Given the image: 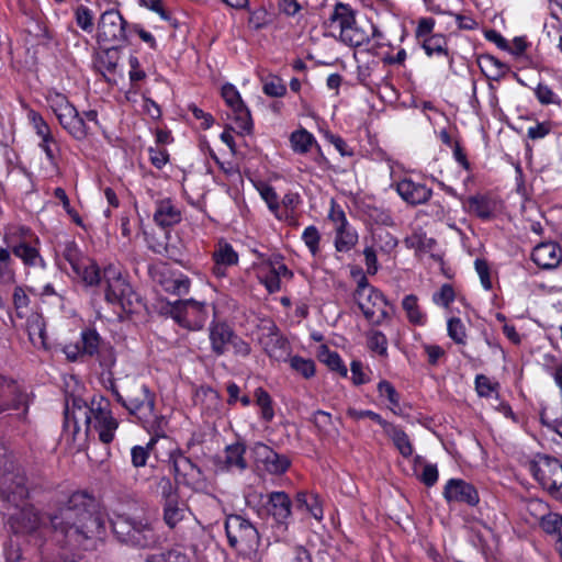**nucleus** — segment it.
Returning <instances> with one entry per match:
<instances>
[{
    "label": "nucleus",
    "instance_id": "nucleus-39",
    "mask_svg": "<svg viewBox=\"0 0 562 562\" xmlns=\"http://www.w3.org/2000/svg\"><path fill=\"white\" fill-rule=\"evenodd\" d=\"M290 143L295 153L305 154L310 150L313 144L316 143V140L310 132L302 128L291 134Z\"/></svg>",
    "mask_w": 562,
    "mask_h": 562
},
{
    "label": "nucleus",
    "instance_id": "nucleus-60",
    "mask_svg": "<svg viewBox=\"0 0 562 562\" xmlns=\"http://www.w3.org/2000/svg\"><path fill=\"white\" fill-rule=\"evenodd\" d=\"M540 527L547 533H559V528L562 526V516L549 512L543 519L539 521Z\"/></svg>",
    "mask_w": 562,
    "mask_h": 562
},
{
    "label": "nucleus",
    "instance_id": "nucleus-51",
    "mask_svg": "<svg viewBox=\"0 0 562 562\" xmlns=\"http://www.w3.org/2000/svg\"><path fill=\"white\" fill-rule=\"evenodd\" d=\"M262 91L268 97L281 98L285 95L286 87L281 78L271 76L263 81Z\"/></svg>",
    "mask_w": 562,
    "mask_h": 562
},
{
    "label": "nucleus",
    "instance_id": "nucleus-59",
    "mask_svg": "<svg viewBox=\"0 0 562 562\" xmlns=\"http://www.w3.org/2000/svg\"><path fill=\"white\" fill-rule=\"evenodd\" d=\"M454 290L450 284H443L440 290L432 295V301L437 305L448 307L454 300Z\"/></svg>",
    "mask_w": 562,
    "mask_h": 562
},
{
    "label": "nucleus",
    "instance_id": "nucleus-12",
    "mask_svg": "<svg viewBox=\"0 0 562 562\" xmlns=\"http://www.w3.org/2000/svg\"><path fill=\"white\" fill-rule=\"evenodd\" d=\"M169 458L177 484H182L194 491L204 486L205 476L203 471L181 450L172 451Z\"/></svg>",
    "mask_w": 562,
    "mask_h": 562
},
{
    "label": "nucleus",
    "instance_id": "nucleus-49",
    "mask_svg": "<svg viewBox=\"0 0 562 562\" xmlns=\"http://www.w3.org/2000/svg\"><path fill=\"white\" fill-rule=\"evenodd\" d=\"M157 436L154 435V437L149 440L146 447L143 446H134L131 450V458L132 463L135 468L144 467L147 462V459L149 457V450L153 449V447L157 442Z\"/></svg>",
    "mask_w": 562,
    "mask_h": 562
},
{
    "label": "nucleus",
    "instance_id": "nucleus-6",
    "mask_svg": "<svg viewBox=\"0 0 562 562\" xmlns=\"http://www.w3.org/2000/svg\"><path fill=\"white\" fill-rule=\"evenodd\" d=\"M103 283L106 302L119 305L124 312H132L139 303L138 294L119 267L109 265L104 268Z\"/></svg>",
    "mask_w": 562,
    "mask_h": 562
},
{
    "label": "nucleus",
    "instance_id": "nucleus-15",
    "mask_svg": "<svg viewBox=\"0 0 562 562\" xmlns=\"http://www.w3.org/2000/svg\"><path fill=\"white\" fill-rule=\"evenodd\" d=\"M222 97L232 110L233 120L240 134H250L252 132V119L249 109L244 103L239 92L232 83L222 87Z\"/></svg>",
    "mask_w": 562,
    "mask_h": 562
},
{
    "label": "nucleus",
    "instance_id": "nucleus-63",
    "mask_svg": "<svg viewBox=\"0 0 562 562\" xmlns=\"http://www.w3.org/2000/svg\"><path fill=\"white\" fill-rule=\"evenodd\" d=\"M474 265L483 288L490 290L492 288V281L487 262L484 259L477 258Z\"/></svg>",
    "mask_w": 562,
    "mask_h": 562
},
{
    "label": "nucleus",
    "instance_id": "nucleus-35",
    "mask_svg": "<svg viewBox=\"0 0 562 562\" xmlns=\"http://www.w3.org/2000/svg\"><path fill=\"white\" fill-rule=\"evenodd\" d=\"M335 233V248L339 252L351 250L358 243V234L350 225L344 228H336Z\"/></svg>",
    "mask_w": 562,
    "mask_h": 562
},
{
    "label": "nucleus",
    "instance_id": "nucleus-22",
    "mask_svg": "<svg viewBox=\"0 0 562 562\" xmlns=\"http://www.w3.org/2000/svg\"><path fill=\"white\" fill-rule=\"evenodd\" d=\"M400 196L411 205L426 203L432 195V190L423 183L405 178L396 183Z\"/></svg>",
    "mask_w": 562,
    "mask_h": 562
},
{
    "label": "nucleus",
    "instance_id": "nucleus-55",
    "mask_svg": "<svg viewBox=\"0 0 562 562\" xmlns=\"http://www.w3.org/2000/svg\"><path fill=\"white\" fill-rule=\"evenodd\" d=\"M302 239H303L304 244L306 245V247L312 252V255L313 256L317 255V252L319 251L321 235H319L318 229L314 225L307 226L304 229V232L302 234Z\"/></svg>",
    "mask_w": 562,
    "mask_h": 562
},
{
    "label": "nucleus",
    "instance_id": "nucleus-1",
    "mask_svg": "<svg viewBox=\"0 0 562 562\" xmlns=\"http://www.w3.org/2000/svg\"><path fill=\"white\" fill-rule=\"evenodd\" d=\"M15 533H32L41 527L49 528L54 539L64 547L87 549L92 539L104 533V520L95 510L94 498L77 491L44 515L33 506H24L9 519Z\"/></svg>",
    "mask_w": 562,
    "mask_h": 562
},
{
    "label": "nucleus",
    "instance_id": "nucleus-26",
    "mask_svg": "<svg viewBox=\"0 0 562 562\" xmlns=\"http://www.w3.org/2000/svg\"><path fill=\"white\" fill-rule=\"evenodd\" d=\"M291 499L285 492H271L268 494L267 509L273 519L286 527L291 516Z\"/></svg>",
    "mask_w": 562,
    "mask_h": 562
},
{
    "label": "nucleus",
    "instance_id": "nucleus-25",
    "mask_svg": "<svg viewBox=\"0 0 562 562\" xmlns=\"http://www.w3.org/2000/svg\"><path fill=\"white\" fill-rule=\"evenodd\" d=\"M56 117L61 127L75 139L81 140L88 136L89 126L75 106Z\"/></svg>",
    "mask_w": 562,
    "mask_h": 562
},
{
    "label": "nucleus",
    "instance_id": "nucleus-46",
    "mask_svg": "<svg viewBox=\"0 0 562 562\" xmlns=\"http://www.w3.org/2000/svg\"><path fill=\"white\" fill-rule=\"evenodd\" d=\"M290 367L296 373L305 379H310L315 374V362L312 359L293 356L289 359Z\"/></svg>",
    "mask_w": 562,
    "mask_h": 562
},
{
    "label": "nucleus",
    "instance_id": "nucleus-23",
    "mask_svg": "<svg viewBox=\"0 0 562 562\" xmlns=\"http://www.w3.org/2000/svg\"><path fill=\"white\" fill-rule=\"evenodd\" d=\"M531 259L541 269H554L562 261V249L557 243H541L533 248Z\"/></svg>",
    "mask_w": 562,
    "mask_h": 562
},
{
    "label": "nucleus",
    "instance_id": "nucleus-37",
    "mask_svg": "<svg viewBox=\"0 0 562 562\" xmlns=\"http://www.w3.org/2000/svg\"><path fill=\"white\" fill-rule=\"evenodd\" d=\"M372 240V246L385 254H390L397 246V239L383 227L373 229Z\"/></svg>",
    "mask_w": 562,
    "mask_h": 562
},
{
    "label": "nucleus",
    "instance_id": "nucleus-54",
    "mask_svg": "<svg viewBox=\"0 0 562 562\" xmlns=\"http://www.w3.org/2000/svg\"><path fill=\"white\" fill-rule=\"evenodd\" d=\"M378 391L381 396L385 395L390 402L391 409L397 414V409H400V396L394 386L383 380L378 384Z\"/></svg>",
    "mask_w": 562,
    "mask_h": 562
},
{
    "label": "nucleus",
    "instance_id": "nucleus-18",
    "mask_svg": "<svg viewBox=\"0 0 562 562\" xmlns=\"http://www.w3.org/2000/svg\"><path fill=\"white\" fill-rule=\"evenodd\" d=\"M443 497L448 503H460L475 506L480 502L477 490L462 479H450L443 487Z\"/></svg>",
    "mask_w": 562,
    "mask_h": 562
},
{
    "label": "nucleus",
    "instance_id": "nucleus-33",
    "mask_svg": "<svg viewBox=\"0 0 562 562\" xmlns=\"http://www.w3.org/2000/svg\"><path fill=\"white\" fill-rule=\"evenodd\" d=\"M164 521L169 528H175L183 518L187 505L180 499L164 503Z\"/></svg>",
    "mask_w": 562,
    "mask_h": 562
},
{
    "label": "nucleus",
    "instance_id": "nucleus-31",
    "mask_svg": "<svg viewBox=\"0 0 562 562\" xmlns=\"http://www.w3.org/2000/svg\"><path fill=\"white\" fill-rule=\"evenodd\" d=\"M422 46L428 56L438 55L445 56L448 63L451 65L453 57L449 55L447 48V40L441 34L430 35L422 41Z\"/></svg>",
    "mask_w": 562,
    "mask_h": 562
},
{
    "label": "nucleus",
    "instance_id": "nucleus-48",
    "mask_svg": "<svg viewBox=\"0 0 562 562\" xmlns=\"http://www.w3.org/2000/svg\"><path fill=\"white\" fill-rule=\"evenodd\" d=\"M256 403L261 408V417L266 422L272 420L274 412L272 408V400L267 391L258 387L255 392Z\"/></svg>",
    "mask_w": 562,
    "mask_h": 562
},
{
    "label": "nucleus",
    "instance_id": "nucleus-4",
    "mask_svg": "<svg viewBox=\"0 0 562 562\" xmlns=\"http://www.w3.org/2000/svg\"><path fill=\"white\" fill-rule=\"evenodd\" d=\"M111 527L115 538L126 546L150 548L158 542L153 525L143 516L114 513Z\"/></svg>",
    "mask_w": 562,
    "mask_h": 562
},
{
    "label": "nucleus",
    "instance_id": "nucleus-7",
    "mask_svg": "<svg viewBox=\"0 0 562 562\" xmlns=\"http://www.w3.org/2000/svg\"><path fill=\"white\" fill-rule=\"evenodd\" d=\"M353 299L371 325H381L390 318L387 301L382 292L369 284L366 276L358 280Z\"/></svg>",
    "mask_w": 562,
    "mask_h": 562
},
{
    "label": "nucleus",
    "instance_id": "nucleus-11",
    "mask_svg": "<svg viewBox=\"0 0 562 562\" xmlns=\"http://www.w3.org/2000/svg\"><path fill=\"white\" fill-rule=\"evenodd\" d=\"M169 313L180 326L190 330L201 329L209 316L205 304L195 300L176 301L170 304Z\"/></svg>",
    "mask_w": 562,
    "mask_h": 562
},
{
    "label": "nucleus",
    "instance_id": "nucleus-3",
    "mask_svg": "<svg viewBox=\"0 0 562 562\" xmlns=\"http://www.w3.org/2000/svg\"><path fill=\"white\" fill-rule=\"evenodd\" d=\"M330 27L339 31V40L350 47L367 44L371 37H382V33L371 22H358L356 10L348 3L337 2L328 19Z\"/></svg>",
    "mask_w": 562,
    "mask_h": 562
},
{
    "label": "nucleus",
    "instance_id": "nucleus-58",
    "mask_svg": "<svg viewBox=\"0 0 562 562\" xmlns=\"http://www.w3.org/2000/svg\"><path fill=\"white\" fill-rule=\"evenodd\" d=\"M498 384L492 383L491 380L484 374H477L475 376V390L482 397H490L496 392Z\"/></svg>",
    "mask_w": 562,
    "mask_h": 562
},
{
    "label": "nucleus",
    "instance_id": "nucleus-32",
    "mask_svg": "<svg viewBox=\"0 0 562 562\" xmlns=\"http://www.w3.org/2000/svg\"><path fill=\"white\" fill-rule=\"evenodd\" d=\"M295 506L297 509L307 512L317 520L323 518V507L317 495L299 492L295 497Z\"/></svg>",
    "mask_w": 562,
    "mask_h": 562
},
{
    "label": "nucleus",
    "instance_id": "nucleus-21",
    "mask_svg": "<svg viewBox=\"0 0 562 562\" xmlns=\"http://www.w3.org/2000/svg\"><path fill=\"white\" fill-rule=\"evenodd\" d=\"M268 333L263 334L260 338V342L266 353L278 361H285L290 355V342L282 336L276 325H271L267 328Z\"/></svg>",
    "mask_w": 562,
    "mask_h": 562
},
{
    "label": "nucleus",
    "instance_id": "nucleus-8",
    "mask_svg": "<svg viewBox=\"0 0 562 562\" xmlns=\"http://www.w3.org/2000/svg\"><path fill=\"white\" fill-rule=\"evenodd\" d=\"M211 350L216 357L224 356L233 349L237 357L246 358L250 355V345L239 337L233 328L224 322L212 323L209 327Z\"/></svg>",
    "mask_w": 562,
    "mask_h": 562
},
{
    "label": "nucleus",
    "instance_id": "nucleus-45",
    "mask_svg": "<svg viewBox=\"0 0 562 562\" xmlns=\"http://www.w3.org/2000/svg\"><path fill=\"white\" fill-rule=\"evenodd\" d=\"M81 349L85 356L92 357L98 353L100 346V336L93 329H86L81 333Z\"/></svg>",
    "mask_w": 562,
    "mask_h": 562
},
{
    "label": "nucleus",
    "instance_id": "nucleus-61",
    "mask_svg": "<svg viewBox=\"0 0 562 562\" xmlns=\"http://www.w3.org/2000/svg\"><path fill=\"white\" fill-rule=\"evenodd\" d=\"M369 347L370 349L385 355L387 350V339L382 331L374 330L369 335Z\"/></svg>",
    "mask_w": 562,
    "mask_h": 562
},
{
    "label": "nucleus",
    "instance_id": "nucleus-42",
    "mask_svg": "<svg viewBox=\"0 0 562 562\" xmlns=\"http://www.w3.org/2000/svg\"><path fill=\"white\" fill-rule=\"evenodd\" d=\"M318 357L330 370L337 371L344 378L347 376L348 370L336 351L323 347Z\"/></svg>",
    "mask_w": 562,
    "mask_h": 562
},
{
    "label": "nucleus",
    "instance_id": "nucleus-53",
    "mask_svg": "<svg viewBox=\"0 0 562 562\" xmlns=\"http://www.w3.org/2000/svg\"><path fill=\"white\" fill-rule=\"evenodd\" d=\"M448 335L456 344H465V326L460 318L452 317L448 321Z\"/></svg>",
    "mask_w": 562,
    "mask_h": 562
},
{
    "label": "nucleus",
    "instance_id": "nucleus-64",
    "mask_svg": "<svg viewBox=\"0 0 562 562\" xmlns=\"http://www.w3.org/2000/svg\"><path fill=\"white\" fill-rule=\"evenodd\" d=\"M148 154L150 162L158 169H161L169 160V154L165 148L150 147Z\"/></svg>",
    "mask_w": 562,
    "mask_h": 562
},
{
    "label": "nucleus",
    "instance_id": "nucleus-62",
    "mask_svg": "<svg viewBox=\"0 0 562 562\" xmlns=\"http://www.w3.org/2000/svg\"><path fill=\"white\" fill-rule=\"evenodd\" d=\"M438 469L436 464L425 463L423 472L418 475V479L426 486H434L438 481Z\"/></svg>",
    "mask_w": 562,
    "mask_h": 562
},
{
    "label": "nucleus",
    "instance_id": "nucleus-43",
    "mask_svg": "<svg viewBox=\"0 0 562 562\" xmlns=\"http://www.w3.org/2000/svg\"><path fill=\"white\" fill-rule=\"evenodd\" d=\"M157 492L161 496L162 504L179 499L178 484L172 483L168 476H160L157 480Z\"/></svg>",
    "mask_w": 562,
    "mask_h": 562
},
{
    "label": "nucleus",
    "instance_id": "nucleus-19",
    "mask_svg": "<svg viewBox=\"0 0 562 562\" xmlns=\"http://www.w3.org/2000/svg\"><path fill=\"white\" fill-rule=\"evenodd\" d=\"M0 404H4L3 412L24 407L25 417L29 408V395L11 379L0 375Z\"/></svg>",
    "mask_w": 562,
    "mask_h": 562
},
{
    "label": "nucleus",
    "instance_id": "nucleus-16",
    "mask_svg": "<svg viewBox=\"0 0 562 562\" xmlns=\"http://www.w3.org/2000/svg\"><path fill=\"white\" fill-rule=\"evenodd\" d=\"M251 453L257 467H262L270 474H283L291 464L286 456L279 454L262 442H255Z\"/></svg>",
    "mask_w": 562,
    "mask_h": 562
},
{
    "label": "nucleus",
    "instance_id": "nucleus-56",
    "mask_svg": "<svg viewBox=\"0 0 562 562\" xmlns=\"http://www.w3.org/2000/svg\"><path fill=\"white\" fill-rule=\"evenodd\" d=\"M41 149L45 153L46 158L49 160L53 167H57V154L59 151L58 144L53 135L41 138Z\"/></svg>",
    "mask_w": 562,
    "mask_h": 562
},
{
    "label": "nucleus",
    "instance_id": "nucleus-27",
    "mask_svg": "<svg viewBox=\"0 0 562 562\" xmlns=\"http://www.w3.org/2000/svg\"><path fill=\"white\" fill-rule=\"evenodd\" d=\"M181 211L170 199H161L156 201L154 222L162 227L173 226L181 221Z\"/></svg>",
    "mask_w": 562,
    "mask_h": 562
},
{
    "label": "nucleus",
    "instance_id": "nucleus-14",
    "mask_svg": "<svg viewBox=\"0 0 562 562\" xmlns=\"http://www.w3.org/2000/svg\"><path fill=\"white\" fill-rule=\"evenodd\" d=\"M29 496V486L23 469L16 467L0 475V498L19 506Z\"/></svg>",
    "mask_w": 562,
    "mask_h": 562
},
{
    "label": "nucleus",
    "instance_id": "nucleus-17",
    "mask_svg": "<svg viewBox=\"0 0 562 562\" xmlns=\"http://www.w3.org/2000/svg\"><path fill=\"white\" fill-rule=\"evenodd\" d=\"M151 278L168 293L179 296L189 293L190 279L179 271L171 270L167 266L155 268L151 271Z\"/></svg>",
    "mask_w": 562,
    "mask_h": 562
},
{
    "label": "nucleus",
    "instance_id": "nucleus-28",
    "mask_svg": "<svg viewBox=\"0 0 562 562\" xmlns=\"http://www.w3.org/2000/svg\"><path fill=\"white\" fill-rule=\"evenodd\" d=\"M482 72L491 80H499L508 71L509 67L496 57L485 54L477 58Z\"/></svg>",
    "mask_w": 562,
    "mask_h": 562
},
{
    "label": "nucleus",
    "instance_id": "nucleus-50",
    "mask_svg": "<svg viewBox=\"0 0 562 562\" xmlns=\"http://www.w3.org/2000/svg\"><path fill=\"white\" fill-rule=\"evenodd\" d=\"M75 20L77 25L85 32L91 33L93 31V12L86 5H79L75 10Z\"/></svg>",
    "mask_w": 562,
    "mask_h": 562
},
{
    "label": "nucleus",
    "instance_id": "nucleus-30",
    "mask_svg": "<svg viewBox=\"0 0 562 562\" xmlns=\"http://www.w3.org/2000/svg\"><path fill=\"white\" fill-rule=\"evenodd\" d=\"M246 446L241 442L229 445L225 448V465L227 469L244 471L248 464L245 459Z\"/></svg>",
    "mask_w": 562,
    "mask_h": 562
},
{
    "label": "nucleus",
    "instance_id": "nucleus-52",
    "mask_svg": "<svg viewBox=\"0 0 562 562\" xmlns=\"http://www.w3.org/2000/svg\"><path fill=\"white\" fill-rule=\"evenodd\" d=\"M47 102L56 116L74 106L65 94L59 93L57 91H50L48 93Z\"/></svg>",
    "mask_w": 562,
    "mask_h": 562
},
{
    "label": "nucleus",
    "instance_id": "nucleus-2",
    "mask_svg": "<svg viewBox=\"0 0 562 562\" xmlns=\"http://www.w3.org/2000/svg\"><path fill=\"white\" fill-rule=\"evenodd\" d=\"M113 394L117 403L149 434L164 436L167 420L156 409V395L146 384L131 380L126 382L123 393L113 389Z\"/></svg>",
    "mask_w": 562,
    "mask_h": 562
},
{
    "label": "nucleus",
    "instance_id": "nucleus-41",
    "mask_svg": "<svg viewBox=\"0 0 562 562\" xmlns=\"http://www.w3.org/2000/svg\"><path fill=\"white\" fill-rule=\"evenodd\" d=\"M80 266V269L75 270L74 273L87 285L99 284L101 281H103V278L101 279L98 266L90 258H87V263H81Z\"/></svg>",
    "mask_w": 562,
    "mask_h": 562
},
{
    "label": "nucleus",
    "instance_id": "nucleus-10",
    "mask_svg": "<svg viewBox=\"0 0 562 562\" xmlns=\"http://www.w3.org/2000/svg\"><path fill=\"white\" fill-rule=\"evenodd\" d=\"M530 471L539 484L551 496L562 502V463L549 456H538L530 463Z\"/></svg>",
    "mask_w": 562,
    "mask_h": 562
},
{
    "label": "nucleus",
    "instance_id": "nucleus-13",
    "mask_svg": "<svg viewBox=\"0 0 562 562\" xmlns=\"http://www.w3.org/2000/svg\"><path fill=\"white\" fill-rule=\"evenodd\" d=\"M125 26L126 21L120 11L115 9L104 11L98 22V42L109 44L111 48H115L127 40Z\"/></svg>",
    "mask_w": 562,
    "mask_h": 562
},
{
    "label": "nucleus",
    "instance_id": "nucleus-20",
    "mask_svg": "<svg viewBox=\"0 0 562 562\" xmlns=\"http://www.w3.org/2000/svg\"><path fill=\"white\" fill-rule=\"evenodd\" d=\"M38 245L40 240L37 237L23 238L10 246V252L21 259L25 267L44 269L46 262L40 252Z\"/></svg>",
    "mask_w": 562,
    "mask_h": 562
},
{
    "label": "nucleus",
    "instance_id": "nucleus-34",
    "mask_svg": "<svg viewBox=\"0 0 562 562\" xmlns=\"http://www.w3.org/2000/svg\"><path fill=\"white\" fill-rule=\"evenodd\" d=\"M470 210L482 220H490L494 215L495 203L485 195H473L469 200Z\"/></svg>",
    "mask_w": 562,
    "mask_h": 562
},
{
    "label": "nucleus",
    "instance_id": "nucleus-57",
    "mask_svg": "<svg viewBox=\"0 0 562 562\" xmlns=\"http://www.w3.org/2000/svg\"><path fill=\"white\" fill-rule=\"evenodd\" d=\"M526 509L535 521L539 522L550 512L549 506L541 499L532 498L526 504Z\"/></svg>",
    "mask_w": 562,
    "mask_h": 562
},
{
    "label": "nucleus",
    "instance_id": "nucleus-40",
    "mask_svg": "<svg viewBox=\"0 0 562 562\" xmlns=\"http://www.w3.org/2000/svg\"><path fill=\"white\" fill-rule=\"evenodd\" d=\"M12 302L18 317L24 318L31 313V299L23 286L14 288Z\"/></svg>",
    "mask_w": 562,
    "mask_h": 562
},
{
    "label": "nucleus",
    "instance_id": "nucleus-38",
    "mask_svg": "<svg viewBox=\"0 0 562 562\" xmlns=\"http://www.w3.org/2000/svg\"><path fill=\"white\" fill-rule=\"evenodd\" d=\"M403 310L406 313L408 321L414 325H424L425 315L419 308L418 299L414 294L406 295L402 302Z\"/></svg>",
    "mask_w": 562,
    "mask_h": 562
},
{
    "label": "nucleus",
    "instance_id": "nucleus-24",
    "mask_svg": "<svg viewBox=\"0 0 562 562\" xmlns=\"http://www.w3.org/2000/svg\"><path fill=\"white\" fill-rule=\"evenodd\" d=\"M214 266L212 271L217 278L226 276L228 267L238 263V254L234 250L233 246L224 239H220L213 251Z\"/></svg>",
    "mask_w": 562,
    "mask_h": 562
},
{
    "label": "nucleus",
    "instance_id": "nucleus-29",
    "mask_svg": "<svg viewBox=\"0 0 562 562\" xmlns=\"http://www.w3.org/2000/svg\"><path fill=\"white\" fill-rule=\"evenodd\" d=\"M385 434L391 438L398 452L404 458H409L413 454V445L407 434L400 427L387 423L383 428Z\"/></svg>",
    "mask_w": 562,
    "mask_h": 562
},
{
    "label": "nucleus",
    "instance_id": "nucleus-47",
    "mask_svg": "<svg viewBox=\"0 0 562 562\" xmlns=\"http://www.w3.org/2000/svg\"><path fill=\"white\" fill-rule=\"evenodd\" d=\"M63 257L70 265L72 272L80 269L81 263H87V258L79 250L78 246L74 241L65 244Z\"/></svg>",
    "mask_w": 562,
    "mask_h": 562
},
{
    "label": "nucleus",
    "instance_id": "nucleus-5",
    "mask_svg": "<svg viewBox=\"0 0 562 562\" xmlns=\"http://www.w3.org/2000/svg\"><path fill=\"white\" fill-rule=\"evenodd\" d=\"M228 544L239 555L255 559L260 546V536L250 520L240 515H228L225 519Z\"/></svg>",
    "mask_w": 562,
    "mask_h": 562
},
{
    "label": "nucleus",
    "instance_id": "nucleus-44",
    "mask_svg": "<svg viewBox=\"0 0 562 562\" xmlns=\"http://www.w3.org/2000/svg\"><path fill=\"white\" fill-rule=\"evenodd\" d=\"M14 279L11 252L5 248H0V282L9 284L14 282Z\"/></svg>",
    "mask_w": 562,
    "mask_h": 562
},
{
    "label": "nucleus",
    "instance_id": "nucleus-9",
    "mask_svg": "<svg viewBox=\"0 0 562 562\" xmlns=\"http://www.w3.org/2000/svg\"><path fill=\"white\" fill-rule=\"evenodd\" d=\"M83 416L87 424H92L101 442L108 445L113 441L119 422L114 418L108 400L93 398L91 405L85 407Z\"/></svg>",
    "mask_w": 562,
    "mask_h": 562
},
{
    "label": "nucleus",
    "instance_id": "nucleus-36",
    "mask_svg": "<svg viewBox=\"0 0 562 562\" xmlns=\"http://www.w3.org/2000/svg\"><path fill=\"white\" fill-rule=\"evenodd\" d=\"M405 243L407 247L416 251L430 254L431 257H435L434 251L437 247V241L435 238L428 237L425 233H414L405 239Z\"/></svg>",
    "mask_w": 562,
    "mask_h": 562
}]
</instances>
